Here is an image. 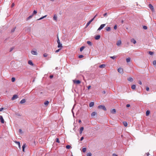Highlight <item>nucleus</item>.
<instances>
[{
  "label": "nucleus",
  "instance_id": "61",
  "mask_svg": "<svg viewBox=\"0 0 156 156\" xmlns=\"http://www.w3.org/2000/svg\"><path fill=\"white\" fill-rule=\"evenodd\" d=\"M107 16V13H105L103 14V16Z\"/></svg>",
  "mask_w": 156,
  "mask_h": 156
},
{
  "label": "nucleus",
  "instance_id": "26",
  "mask_svg": "<svg viewBox=\"0 0 156 156\" xmlns=\"http://www.w3.org/2000/svg\"><path fill=\"white\" fill-rule=\"evenodd\" d=\"M87 43L90 46H91L92 45V42L89 41H87Z\"/></svg>",
  "mask_w": 156,
  "mask_h": 156
},
{
  "label": "nucleus",
  "instance_id": "9",
  "mask_svg": "<svg viewBox=\"0 0 156 156\" xmlns=\"http://www.w3.org/2000/svg\"><path fill=\"white\" fill-rule=\"evenodd\" d=\"M31 53L33 55H37V52L36 51H34L33 50H32L31 51Z\"/></svg>",
  "mask_w": 156,
  "mask_h": 156
},
{
  "label": "nucleus",
  "instance_id": "1",
  "mask_svg": "<svg viewBox=\"0 0 156 156\" xmlns=\"http://www.w3.org/2000/svg\"><path fill=\"white\" fill-rule=\"evenodd\" d=\"M98 109H103L105 111H106V108L104 105H100L98 106Z\"/></svg>",
  "mask_w": 156,
  "mask_h": 156
},
{
  "label": "nucleus",
  "instance_id": "44",
  "mask_svg": "<svg viewBox=\"0 0 156 156\" xmlns=\"http://www.w3.org/2000/svg\"><path fill=\"white\" fill-rule=\"evenodd\" d=\"M153 64L154 65L156 66V60H154L153 62Z\"/></svg>",
  "mask_w": 156,
  "mask_h": 156
},
{
  "label": "nucleus",
  "instance_id": "54",
  "mask_svg": "<svg viewBox=\"0 0 156 156\" xmlns=\"http://www.w3.org/2000/svg\"><path fill=\"white\" fill-rule=\"evenodd\" d=\"M146 90L147 91H149V88L148 87H146Z\"/></svg>",
  "mask_w": 156,
  "mask_h": 156
},
{
  "label": "nucleus",
  "instance_id": "38",
  "mask_svg": "<svg viewBox=\"0 0 156 156\" xmlns=\"http://www.w3.org/2000/svg\"><path fill=\"white\" fill-rule=\"evenodd\" d=\"M86 148L85 147H84L82 149V151L84 153L86 151Z\"/></svg>",
  "mask_w": 156,
  "mask_h": 156
},
{
  "label": "nucleus",
  "instance_id": "35",
  "mask_svg": "<svg viewBox=\"0 0 156 156\" xmlns=\"http://www.w3.org/2000/svg\"><path fill=\"white\" fill-rule=\"evenodd\" d=\"M37 12L36 10H34L33 12L32 15L33 16L34 14H36L37 13Z\"/></svg>",
  "mask_w": 156,
  "mask_h": 156
},
{
  "label": "nucleus",
  "instance_id": "52",
  "mask_svg": "<svg viewBox=\"0 0 156 156\" xmlns=\"http://www.w3.org/2000/svg\"><path fill=\"white\" fill-rule=\"evenodd\" d=\"M15 143H16V144H17L18 145H20V142H19V141H16V142H15Z\"/></svg>",
  "mask_w": 156,
  "mask_h": 156
},
{
  "label": "nucleus",
  "instance_id": "25",
  "mask_svg": "<svg viewBox=\"0 0 156 156\" xmlns=\"http://www.w3.org/2000/svg\"><path fill=\"white\" fill-rule=\"evenodd\" d=\"M49 102L48 101H46L44 102V105L45 106H47L49 104Z\"/></svg>",
  "mask_w": 156,
  "mask_h": 156
},
{
  "label": "nucleus",
  "instance_id": "29",
  "mask_svg": "<svg viewBox=\"0 0 156 156\" xmlns=\"http://www.w3.org/2000/svg\"><path fill=\"white\" fill-rule=\"evenodd\" d=\"M47 16V15H45L44 16H43L42 17H41L40 18L38 19L37 20H42L43 19L45 18V17H46V16Z\"/></svg>",
  "mask_w": 156,
  "mask_h": 156
},
{
  "label": "nucleus",
  "instance_id": "36",
  "mask_svg": "<svg viewBox=\"0 0 156 156\" xmlns=\"http://www.w3.org/2000/svg\"><path fill=\"white\" fill-rule=\"evenodd\" d=\"M130 59L129 58H127L126 59V61L127 62H130Z\"/></svg>",
  "mask_w": 156,
  "mask_h": 156
},
{
  "label": "nucleus",
  "instance_id": "21",
  "mask_svg": "<svg viewBox=\"0 0 156 156\" xmlns=\"http://www.w3.org/2000/svg\"><path fill=\"white\" fill-rule=\"evenodd\" d=\"M58 48H61L62 47V44L60 42L59 43H58Z\"/></svg>",
  "mask_w": 156,
  "mask_h": 156
},
{
  "label": "nucleus",
  "instance_id": "63",
  "mask_svg": "<svg viewBox=\"0 0 156 156\" xmlns=\"http://www.w3.org/2000/svg\"><path fill=\"white\" fill-rule=\"evenodd\" d=\"M90 87H91V86L89 85V86H88V87H87L88 89V90L89 89Z\"/></svg>",
  "mask_w": 156,
  "mask_h": 156
},
{
  "label": "nucleus",
  "instance_id": "31",
  "mask_svg": "<svg viewBox=\"0 0 156 156\" xmlns=\"http://www.w3.org/2000/svg\"><path fill=\"white\" fill-rule=\"evenodd\" d=\"M85 48V47L84 46H83L81 47L80 48V51H82L83 50V49Z\"/></svg>",
  "mask_w": 156,
  "mask_h": 156
},
{
  "label": "nucleus",
  "instance_id": "32",
  "mask_svg": "<svg viewBox=\"0 0 156 156\" xmlns=\"http://www.w3.org/2000/svg\"><path fill=\"white\" fill-rule=\"evenodd\" d=\"M16 27H14L11 30V33H12L15 31V29H16Z\"/></svg>",
  "mask_w": 156,
  "mask_h": 156
},
{
  "label": "nucleus",
  "instance_id": "20",
  "mask_svg": "<svg viewBox=\"0 0 156 156\" xmlns=\"http://www.w3.org/2000/svg\"><path fill=\"white\" fill-rule=\"evenodd\" d=\"M105 64H102L100 65L99 66V67L100 68H105Z\"/></svg>",
  "mask_w": 156,
  "mask_h": 156
},
{
  "label": "nucleus",
  "instance_id": "46",
  "mask_svg": "<svg viewBox=\"0 0 156 156\" xmlns=\"http://www.w3.org/2000/svg\"><path fill=\"white\" fill-rule=\"evenodd\" d=\"M83 57H84V56L83 55H80L78 56V58H82Z\"/></svg>",
  "mask_w": 156,
  "mask_h": 156
},
{
  "label": "nucleus",
  "instance_id": "50",
  "mask_svg": "<svg viewBox=\"0 0 156 156\" xmlns=\"http://www.w3.org/2000/svg\"><path fill=\"white\" fill-rule=\"evenodd\" d=\"M117 28V25L116 24L114 26V30H116Z\"/></svg>",
  "mask_w": 156,
  "mask_h": 156
},
{
  "label": "nucleus",
  "instance_id": "27",
  "mask_svg": "<svg viewBox=\"0 0 156 156\" xmlns=\"http://www.w3.org/2000/svg\"><path fill=\"white\" fill-rule=\"evenodd\" d=\"M123 123L124 126L125 127L127 126L128 125L127 122L126 121H124V122H123Z\"/></svg>",
  "mask_w": 156,
  "mask_h": 156
},
{
  "label": "nucleus",
  "instance_id": "55",
  "mask_svg": "<svg viewBox=\"0 0 156 156\" xmlns=\"http://www.w3.org/2000/svg\"><path fill=\"white\" fill-rule=\"evenodd\" d=\"M19 132L21 133H22V130L21 129H19Z\"/></svg>",
  "mask_w": 156,
  "mask_h": 156
},
{
  "label": "nucleus",
  "instance_id": "11",
  "mask_svg": "<svg viewBox=\"0 0 156 156\" xmlns=\"http://www.w3.org/2000/svg\"><path fill=\"white\" fill-rule=\"evenodd\" d=\"M95 115H96V116L97 115V113L96 112H94L91 113V116L93 117Z\"/></svg>",
  "mask_w": 156,
  "mask_h": 156
},
{
  "label": "nucleus",
  "instance_id": "42",
  "mask_svg": "<svg viewBox=\"0 0 156 156\" xmlns=\"http://www.w3.org/2000/svg\"><path fill=\"white\" fill-rule=\"evenodd\" d=\"M143 29H144V30H147V27L146 26H143Z\"/></svg>",
  "mask_w": 156,
  "mask_h": 156
},
{
  "label": "nucleus",
  "instance_id": "33",
  "mask_svg": "<svg viewBox=\"0 0 156 156\" xmlns=\"http://www.w3.org/2000/svg\"><path fill=\"white\" fill-rule=\"evenodd\" d=\"M33 16L32 15L30 16H29L28 17H27V19H26L27 20H29V19H30Z\"/></svg>",
  "mask_w": 156,
  "mask_h": 156
},
{
  "label": "nucleus",
  "instance_id": "49",
  "mask_svg": "<svg viewBox=\"0 0 156 156\" xmlns=\"http://www.w3.org/2000/svg\"><path fill=\"white\" fill-rule=\"evenodd\" d=\"M61 50V48H59L58 49V50H57L55 51V52L56 53H57L60 50Z\"/></svg>",
  "mask_w": 156,
  "mask_h": 156
},
{
  "label": "nucleus",
  "instance_id": "4",
  "mask_svg": "<svg viewBox=\"0 0 156 156\" xmlns=\"http://www.w3.org/2000/svg\"><path fill=\"white\" fill-rule=\"evenodd\" d=\"M18 98V96L16 94H15L13 95L12 97L11 98V100L13 101L15 99H16Z\"/></svg>",
  "mask_w": 156,
  "mask_h": 156
},
{
  "label": "nucleus",
  "instance_id": "17",
  "mask_svg": "<svg viewBox=\"0 0 156 156\" xmlns=\"http://www.w3.org/2000/svg\"><path fill=\"white\" fill-rule=\"evenodd\" d=\"M26 102V100L25 99H22L20 102V104H23L24 103Z\"/></svg>",
  "mask_w": 156,
  "mask_h": 156
},
{
  "label": "nucleus",
  "instance_id": "19",
  "mask_svg": "<svg viewBox=\"0 0 156 156\" xmlns=\"http://www.w3.org/2000/svg\"><path fill=\"white\" fill-rule=\"evenodd\" d=\"M28 63L29 64L32 66H33L34 65V64L32 62L31 60H29Z\"/></svg>",
  "mask_w": 156,
  "mask_h": 156
},
{
  "label": "nucleus",
  "instance_id": "47",
  "mask_svg": "<svg viewBox=\"0 0 156 156\" xmlns=\"http://www.w3.org/2000/svg\"><path fill=\"white\" fill-rule=\"evenodd\" d=\"M57 43H59L60 42V40H59V39L58 36L57 37Z\"/></svg>",
  "mask_w": 156,
  "mask_h": 156
},
{
  "label": "nucleus",
  "instance_id": "59",
  "mask_svg": "<svg viewBox=\"0 0 156 156\" xmlns=\"http://www.w3.org/2000/svg\"><path fill=\"white\" fill-rule=\"evenodd\" d=\"M126 106L127 108L129 107L130 106V105L129 104H128L126 105Z\"/></svg>",
  "mask_w": 156,
  "mask_h": 156
},
{
  "label": "nucleus",
  "instance_id": "24",
  "mask_svg": "<svg viewBox=\"0 0 156 156\" xmlns=\"http://www.w3.org/2000/svg\"><path fill=\"white\" fill-rule=\"evenodd\" d=\"M127 80L129 81L130 82H132L133 81V79L131 77H129L128 78Z\"/></svg>",
  "mask_w": 156,
  "mask_h": 156
},
{
  "label": "nucleus",
  "instance_id": "2",
  "mask_svg": "<svg viewBox=\"0 0 156 156\" xmlns=\"http://www.w3.org/2000/svg\"><path fill=\"white\" fill-rule=\"evenodd\" d=\"M97 14L94 16V17L91 20H90L87 24L86 27H87L89 24L91 23L94 20V18L97 16Z\"/></svg>",
  "mask_w": 156,
  "mask_h": 156
},
{
  "label": "nucleus",
  "instance_id": "7",
  "mask_svg": "<svg viewBox=\"0 0 156 156\" xmlns=\"http://www.w3.org/2000/svg\"><path fill=\"white\" fill-rule=\"evenodd\" d=\"M118 71L120 73H123V69L121 68H119L118 69Z\"/></svg>",
  "mask_w": 156,
  "mask_h": 156
},
{
  "label": "nucleus",
  "instance_id": "15",
  "mask_svg": "<svg viewBox=\"0 0 156 156\" xmlns=\"http://www.w3.org/2000/svg\"><path fill=\"white\" fill-rule=\"evenodd\" d=\"M94 105V102H90L89 105V106L90 107H93Z\"/></svg>",
  "mask_w": 156,
  "mask_h": 156
},
{
  "label": "nucleus",
  "instance_id": "13",
  "mask_svg": "<svg viewBox=\"0 0 156 156\" xmlns=\"http://www.w3.org/2000/svg\"><path fill=\"white\" fill-rule=\"evenodd\" d=\"M100 38V36L99 35H97L95 36L94 37V38L96 40H98Z\"/></svg>",
  "mask_w": 156,
  "mask_h": 156
},
{
  "label": "nucleus",
  "instance_id": "57",
  "mask_svg": "<svg viewBox=\"0 0 156 156\" xmlns=\"http://www.w3.org/2000/svg\"><path fill=\"white\" fill-rule=\"evenodd\" d=\"M138 83H139V84H140V85H141L142 84V82H141V81L140 80H139V81Z\"/></svg>",
  "mask_w": 156,
  "mask_h": 156
},
{
  "label": "nucleus",
  "instance_id": "43",
  "mask_svg": "<svg viewBox=\"0 0 156 156\" xmlns=\"http://www.w3.org/2000/svg\"><path fill=\"white\" fill-rule=\"evenodd\" d=\"M91 153L90 152L88 153L87 154V156H91Z\"/></svg>",
  "mask_w": 156,
  "mask_h": 156
},
{
  "label": "nucleus",
  "instance_id": "62",
  "mask_svg": "<svg viewBox=\"0 0 156 156\" xmlns=\"http://www.w3.org/2000/svg\"><path fill=\"white\" fill-rule=\"evenodd\" d=\"M112 156H118V155L116 154H112Z\"/></svg>",
  "mask_w": 156,
  "mask_h": 156
},
{
  "label": "nucleus",
  "instance_id": "56",
  "mask_svg": "<svg viewBox=\"0 0 156 156\" xmlns=\"http://www.w3.org/2000/svg\"><path fill=\"white\" fill-rule=\"evenodd\" d=\"M15 5V4L14 3H12L11 5V7L12 8L13 7H14Z\"/></svg>",
  "mask_w": 156,
  "mask_h": 156
},
{
  "label": "nucleus",
  "instance_id": "48",
  "mask_svg": "<svg viewBox=\"0 0 156 156\" xmlns=\"http://www.w3.org/2000/svg\"><path fill=\"white\" fill-rule=\"evenodd\" d=\"M56 142L58 143H59L60 141L59 140V139L58 138H56Z\"/></svg>",
  "mask_w": 156,
  "mask_h": 156
},
{
  "label": "nucleus",
  "instance_id": "58",
  "mask_svg": "<svg viewBox=\"0 0 156 156\" xmlns=\"http://www.w3.org/2000/svg\"><path fill=\"white\" fill-rule=\"evenodd\" d=\"M84 137L83 136H82L80 139V140L81 141H82Z\"/></svg>",
  "mask_w": 156,
  "mask_h": 156
},
{
  "label": "nucleus",
  "instance_id": "5",
  "mask_svg": "<svg viewBox=\"0 0 156 156\" xmlns=\"http://www.w3.org/2000/svg\"><path fill=\"white\" fill-rule=\"evenodd\" d=\"M105 24H102L101 25L100 27L98 29V30H101L102 29H103L104 27L105 26Z\"/></svg>",
  "mask_w": 156,
  "mask_h": 156
},
{
  "label": "nucleus",
  "instance_id": "37",
  "mask_svg": "<svg viewBox=\"0 0 156 156\" xmlns=\"http://www.w3.org/2000/svg\"><path fill=\"white\" fill-rule=\"evenodd\" d=\"M117 57V56H111L110 58L113 59H115L116 57Z\"/></svg>",
  "mask_w": 156,
  "mask_h": 156
},
{
  "label": "nucleus",
  "instance_id": "18",
  "mask_svg": "<svg viewBox=\"0 0 156 156\" xmlns=\"http://www.w3.org/2000/svg\"><path fill=\"white\" fill-rule=\"evenodd\" d=\"M26 144H23V146H22V149H23V152H25V148Z\"/></svg>",
  "mask_w": 156,
  "mask_h": 156
},
{
  "label": "nucleus",
  "instance_id": "16",
  "mask_svg": "<svg viewBox=\"0 0 156 156\" xmlns=\"http://www.w3.org/2000/svg\"><path fill=\"white\" fill-rule=\"evenodd\" d=\"M84 128L83 127H81L80 128V134H81L82 131L83 130Z\"/></svg>",
  "mask_w": 156,
  "mask_h": 156
},
{
  "label": "nucleus",
  "instance_id": "3",
  "mask_svg": "<svg viewBox=\"0 0 156 156\" xmlns=\"http://www.w3.org/2000/svg\"><path fill=\"white\" fill-rule=\"evenodd\" d=\"M148 7L152 11L154 12V7L151 4H150L148 5Z\"/></svg>",
  "mask_w": 156,
  "mask_h": 156
},
{
  "label": "nucleus",
  "instance_id": "8",
  "mask_svg": "<svg viewBox=\"0 0 156 156\" xmlns=\"http://www.w3.org/2000/svg\"><path fill=\"white\" fill-rule=\"evenodd\" d=\"M0 120L2 123H4V120L2 116L0 115Z\"/></svg>",
  "mask_w": 156,
  "mask_h": 156
},
{
  "label": "nucleus",
  "instance_id": "45",
  "mask_svg": "<svg viewBox=\"0 0 156 156\" xmlns=\"http://www.w3.org/2000/svg\"><path fill=\"white\" fill-rule=\"evenodd\" d=\"M16 80L15 78V77H12V82H14Z\"/></svg>",
  "mask_w": 156,
  "mask_h": 156
},
{
  "label": "nucleus",
  "instance_id": "30",
  "mask_svg": "<svg viewBox=\"0 0 156 156\" xmlns=\"http://www.w3.org/2000/svg\"><path fill=\"white\" fill-rule=\"evenodd\" d=\"M136 87V86L135 85H133L131 86V88L133 90H134L135 89Z\"/></svg>",
  "mask_w": 156,
  "mask_h": 156
},
{
  "label": "nucleus",
  "instance_id": "12",
  "mask_svg": "<svg viewBox=\"0 0 156 156\" xmlns=\"http://www.w3.org/2000/svg\"><path fill=\"white\" fill-rule=\"evenodd\" d=\"M121 40L118 41L116 43V44L118 46H119L121 44Z\"/></svg>",
  "mask_w": 156,
  "mask_h": 156
},
{
  "label": "nucleus",
  "instance_id": "22",
  "mask_svg": "<svg viewBox=\"0 0 156 156\" xmlns=\"http://www.w3.org/2000/svg\"><path fill=\"white\" fill-rule=\"evenodd\" d=\"M106 30L107 31H110L111 29L110 27H107L105 28Z\"/></svg>",
  "mask_w": 156,
  "mask_h": 156
},
{
  "label": "nucleus",
  "instance_id": "40",
  "mask_svg": "<svg viewBox=\"0 0 156 156\" xmlns=\"http://www.w3.org/2000/svg\"><path fill=\"white\" fill-rule=\"evenodd\" d=\"M31 30V28L30 27L28 28L26 30V31H30Z\"/></svg>",
  "mask_w": 156,
  "mask_h": 156
},
{
  "label": "nucleus",
  "instance_id": "28",
  "mask_svg": "<svg viewBox=\"0 0 156 156\" xmlns=\"http://www.w3.org/2000/svg\"><path fill=\"white\" fill-rule=\"evenodd\" d=\"M150 113V111L149 110H147L146 112V115L147 116L149 115Z\"/></svg>",
  "mask_w": 156,
  "mask_h": 156
},
{
  "label": "nucleus",
  "instance_id": "64",
  "mask_svg": "<svg viewBox=\"0 0 156 156\" xmlns=\"http://www.w3.org/2000/svg\"><path fill=\"white\" fill-rule=\"evenodd\" d=\"M8 38H6L4 40V42H6V41L8 39Z\"/></svg>",
  "mask_w": 156,
  "mask_h": 156
},
{
  "label": "nucleus",
  "instance_id": "39",
  "mask_svg": "<svg viewBox=\"0 0 156 156\" xmlns=\"http://www.w3.org/2000/svg\"><path fill=\"white\" fill-rule=\"evenodd\" d=\"M148 53L151 55H153L154 53L153 52L151 51H149L148 52Z\"/></svg>",
  "mask_w": 156,
  "mask_h": 156
},
{
  "label": "nucleus",
  "instance_id": "51",
  "mask_svg": "<svg viewBox=\"0 0 156 156\" xmlns=\"http://www.w3.org/2000/svg\"><path fill=\"white\" fill-rule=\"evenodd\" d=\"M43 56L44 57H46L48 56V55L47 53H44L43 54Z\"/></svg>",
  "mask_w": 156,
  "mask_h": 156
},
{
  "label": "nucleus",
  "instance_id": "6",
  "mask_svg": "<svg viewBox=\"0 0 156 156\" xmlns=\"http://www.w3.org/2000/svg\"><path fill=\"white\" fill-rule=\"evenodd\" d=\"M73 83H76V84H79L81 83L80 81L79 80H73Z\"/></svg>",
  "mask_w": 156,
  "mask_h": 156
},
{
  "label": "nucleus",
  "instance_id": "60",
  "mask_svg": "<svg viewBox=\"0 0 156 156\" xmlns=\"http://www.w3.org/2000/svg\"><path fill=\"white\" fill-rule=\"evenodd\" d=\"M3 109H4L3 108H2V107L1 108H0V112H2Z\"/></svg>",
  "mask_w": 156,
  "mask_h": 156
},
{
  "label": "nucleus",
  "instance_id": "34",
  "mask_svg": "<svg viewBox=\"0 0 156 156\" xmlns=\"http://www.w3.org/2000/svg\"><path fill=\"white\" fill-rule=\"evenodd\" d=\"M71 147V146L70 145H67L66 146V148L67 149H69Z\"/></svg>",
  "mask_w": 156,
  "mask_h": 156
},
{
  "label": "nucleus",
  "instance_id": "14",
  "mask_svg": "<svg viewBox=\"0 0 156 156\" xmlns=\"http://www.w3.org/2000/svg\"><path fill=\"white\" fill-rule=\"evenodd\" d=\"M131 42L134 44H135L136 43V40L134 38H132L131 39Z\"/></svg>",
  "mask_w": 156,
  "mask_h": 156
},
{
  "label": "nucleus",
  "instance_id": "53",
  "mask_svg": "<svg viewBox=\"0 0 156 156\" xmlns=\"http://www.w3.org/2000/svg\"><path fill=\"white\" fill-rule=\"evenodd\" d=\"M53 77H54V76L53 75H51L49 76V77H50V79L52 78Z\"/></svg>",
  "mask_w": 156,
  "mask_h": 156
},
{
  "label": "nucleus",
  "instance_id": "10",
  "mask_svg": "<svg viewBox=\"0 0 156 156\" xmlns=\"http://www.w3.org/2000/svg\"><path fill=\"white\" fill-rule=\"evenodd\" d=\"M110 112L114 114L116 113V111L115 109H113L110 111Z\"/></svg>",
  "mask_w": 156,
  "mask_h": 156
},
{
  "label": "nucleus",
  "instance_id": "23",
  "mask_svg": "<svg viewBox=\"0 0 156 156\" xmlns=\"http://www.w3.org/2000/svg\"><path fill=\"white\" fill-rule=\"evenodd\" d=\"M53 19L54 20L57 21V16H56V14H55L54 15V16H53Z\"/></svg>",
  "mask_w": 156,
  "mask_h": 156
},
{
  "label": "nucleus",
  "instance_id": "41",
  "mask_svg": "<svg viewBox=\"0 0 156 156\" xmlns=\"http://www.w3.org/2000/svg\"><path fill=\"white\" fill-rule=\"evenodd\" d=\"M14 47H12L9 50V52H10L12 51L14 49Z\"/></svg>",
  "mask_w": 156,
  "mask_h": 156
}]
</instances>
